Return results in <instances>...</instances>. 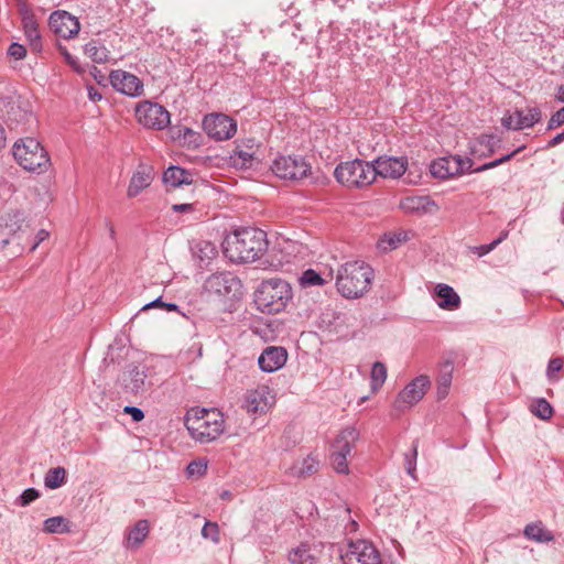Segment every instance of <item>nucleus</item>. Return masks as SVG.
I'll list each match as a JSON object with an SVG mask.
<instances>
[{
	"instance_id": "obj_33",
	"label": "nucleus",
	"mask_w": 564,
	"mask_h": 564,
	"mask_svg": "<svg viewBox=\"0 0 564 564\" xmlns=\"http://www.w3.org/2000/svg\"><path fill=\"white\" fill-rule=\"evenodd\" d=\"M319 462L316 457L308 455L297 463L293 468V475L299 477H306L317 473Z\"/></svg>"
},
{
	"instance_id": "obj_38",
	"label": "nucleus",
	"mask_w": 564,
	"mask_h": 564,
	"mask_svg": "<svg viewBox=\"0 0 564 564\" xmlns=\"http://www.w3.org/2000/svg\"><path fill=\"white\" fill-rule=\"evenodd\" d=\"M302 288L319 286L325 283V280L313 269L304 271L299 278Z\"/></svg>"
},
{
	"instance_id": "obj_42",
	"label": "nucleus",
	"mask_w": 564,
	"mask_h": 564,
	"mask_svg": "<svg viewBox=\"0 0 564 564\" xmlns=\"http://www.w3.org/2000/svg\"><path fill=\"white\" fill-rule=\"evenodd\" d=\"M408 238L406 232H392L384 235L381 243H387L388 248L395 249L401 242L405 241ZM387 249V247H383Z\"/></svg>"
},
{
	"instance_id": "obj_53",
	"label": "nucleus",
	"mask_w": 564,
	"mask_h": 564,
	"mask_svg": "<svg viewBox=\"0 0 564 564\" xmlns=\"http://www.w3.org/2000/svg\"><path fill=\"white\" fill-rule=\"evenodd\" d=\"M123 412L127 414H130L132 420L134 422H140L144 419V413L141 409L133 406V405H127L123 409Z\"/></svg>"
},
{
	"instance_id": "obj_36",
	"label": "nucleus",
	"mask_w": 564,
	"mask_h": 564,
	"mask_svg": "<svg viewBox=\"0 0 564 564\" xmlns=\"http://www.w3.org/2000/svg\"><path fill=\"white\" fill-rule=\"evenodd\" d=\"M387 380V367L381 361L372 365L370 384L373 392L378 391Z\"/></svg>"
},
{
	"instance_id": "obj_51",
	"label": "nucleus",
	"mask_w": 564,
	"mask_h": 564,
	"mask_svg": "<svg viewBox=\"0 0 564 564\" xmlns=\"http://www.w3.org/2000/svg\"><path fill=\"white\" fill-rule=\"evenodd\" d=\"M59 52L64 56L66 63L77 73H83L84 69L80 67L76 57H74L65 47L59 46Z\"/></svg>"
},
{
	"instance_id": "obj_12",
	"label": "nucleus",
	"mask_w": 564,
	"mask_h": 564,
	"mask_svg": "<svg viewBox=\"0 0 564 564\" xmlns=\"http://www.w3.org/2000/svg\"><path fill=\"white\" fill-rule=\"evenodd\" d=\"M204 131L215 140H229L237 131L236 122L224 113H209L203 120Z\"/></svg>"
},
{
	"instance_id": "obj_25",
	"label": "nucleus",
	"mask_w": 564,
	"mask_h": 564,
	"mask_svg": "<svg viewBox=\"0 0 564 564\" xmlns=\"http://www.w3.org/2000/svg\"><path fill=\"white\" fill-rule=\"evenodd\" d=\"M150 525L147 520H139L133 527H131L126 534L124 545L127 549L135 550L139 549L148 536Z\"/></svg>"
},
{
	"instance_id": "obj_41",
	"label": "nucleus",
	"mask_w": 564,
	"mask_h": 564,
	"mask_svg": "<svg viewBox=\"0 0 564 564\" xmlns=\"http://www.w3.org/2000/svg\"><path fill=\"white\" fill-rule=\"evenodd\" d=\"M523 148L524 147H519L518 149H516L514 151H512L509 154H506V155H503V156H501V158H499L497 160H494L491 162L485 163L484 165L475 169L474 172H482V171H487V170L497 167L498 165L503 164V163L510 161L517 153L522 151Z\"/></svg>"
},
{
	"instance_id": "obj_27",
	"label": "nucleus",
	"mask_w": 564,
	"mask_h": 564,
	"mask_svg": "<svg viewBox=\"0 0 564 564\" xmlns=\"http://www.w3.org/2000/svg\"><path fill=\"white\" fill-rule=\"evenodd\" d=\"M163 182L167 186L177 187L183 184H191L193 182V175L191 172L180 166H170L163 173Z\"/></svg>"
},
{
	"instance_id": "obj_9",
	"label": "nucleus",
	"mask_w": 564,
	"mask_h": 564,
	"mask_svg": "<svg viewBox=\"0 0 564 564\" xmlns=\"http://www.w3.org/2000/svg\"><path fill=\"white\" fill-rule=\"evenodd\" d=\"M138 121L145 128L163 130L170 124V112L161 105L143 101L137 109Z\"/></svg>"
},
{
	"instance_id": "obj_32",
	"label": "nucleus",
	"mask_w": 564,
	"mask_h": 564,
	"mask_svg": "<svg viewBox=\"0 0 564 564\" xmlns=\"http://www.w3.org/2000/svg\"><path fill=\"white\" fill-rule=\"evenodd\" d=\"M84 52L93 62L98 64L106 63L109 59V51L97 41L87 43Z\"/></svg>"
},
{
	"instance_id": "obj_14",
	"label": "nucleus",
	"mask_w": 564,
	"mask_h": 564,
	"mask_svg": "<svg viewBox=\"0 0 564 564\" xmlns=\"http://www.w3.org/2000/svg\"><path fill=\"white\" fill-rule=\"evenodd\" d=\"M240 286V280L230 272L214 273L204 283L207 292L219 296L235 294Z\"/></svg>"
},
{
	"instance_id": "obj_45",
	"label": "nucleus",
	"mask_w": 564,
	"mask_h": 564,
	"mask_svg": "<svg viewBox=\"0 0 564 564\" xmlns=\"http://www.w3.org/2000/svg\"><path fill=\"white\" fill-rule=\"evenodd\" d=\"M40 497L39 490L35 488L25 489L17 499V505L26 507Z\"/></svg>"
},
{
	"instance_id": "obj_6",
	"label": "nucleus",
	"mask_w": 564,
	"mask_h": 564,
	"mask_svg": "<svg viewBox=\"0 0 564 564\" xmlns=\"http://www.w3.org/2000/svg\"><path fill=\"white\" fill-rule=\"evenodd\" d=\"M373 173L371 163L356 159L340 163L334 175L340 184L352 188L370 185L375 181Z\"/></svg>"
},
{
	"instance_id": "obj_19",
	"label": "nucleus",
	"mask_w": 564,
	"mask_h": 564,
	"mask_svg": "<svg viewBox=\"0 0 564 564\" xmlns=\"http://www.w3.org/2000/svg\"><path fill=\"white\" fill-rule=\"evenodd\" d=\"M274 403V395L267 386L258 387L254 390L248 391L245 397V406L250 413H264Z\"/></svg>"
},
{
	"instance_id": "obj_5",
	"label": "nucleus",
	"mask_w": 564,
	"mask_h": 564,
	"mask_svg": "<svg viewBox=\"0 0 564 564\" xmlns=\"http://www.w3.org/2000/svg\"><path fill=\"white\" fill-rule=\"evenodd\" d=\"M13 156L26 171L42 173L50 165L47 152L34 138H24L17 141L13 145Z\"/></svg>"
},
{
	"instance_id": "obj_26",
	"label": "nucleus",
	"mask_w": 564,
	"mask_h": 564,
	"mask_svg": "<svg viewBox=\"0 0 564 564\" xmlns=\"http://www.w3.org/2000/svg\"><path fill=\"white\" fill-rule=\"evenodd\" d=\"M435 295L437 296V305L443 310H456L459 307L460 297L454 289L447 284L440 283L435 286Z\"/></svg>"
},
{
	"instance_id": "obj_63",
	"label": "nucleus",
	"mask_w": 564,
	"mask_h": 564,
	"mask_svg": "<svg viewBox=\"0 0 564 564\" xmlns=\"http://www.w3.org/2000/svg\"><path fill=\"white\" fill-rule=\"evenodd\" d=\"M501 243V239H496L494 240L492 242L486 245L488 247V249L490 250V252L498 246Z\"/></svg>"
},
{
	"instance_id": "obj_28",
	"label": "nucleus",
	"mask_w": 564,
	"mask_h": 564,
	"mask_svg": "<svg viewBox=\"0 0 564 564\" xmlns=\"http://www.w3.org/2000/svg\"><path fill=\"white\" fill-rule=\"evenodd\" d=\"M152 182L151 172L147 169L138 170L131 177L129 187H128V196L135 197L139 195L144 188H147Z\"/></svg>"
},
{
	"instance_id": "obj_7",
	"label": "nucleus",
	"mask_w": 564,
	"mask_h": 564,
	"mask_svg": "<svg viewBox=\"0 0 564 564\" xmlns=\"http://www.w3.org/2000/svg\"><path fill=\"white\" fill-rule=\"evenodd\" d=\"M271 170L282 180L300 181L307 176L311 165L302 156L279 155L272 162Z\"/></svg>"
},
{
	"instance_id": "obj_56",
	"label": "nucleus",
	"mask_w": 564,
	"mask_h": 564,
	"mask_svg": "<svg viewBox=\"0 0 564 564\" xmlns=\"http://www.w3.org/2000/svg\"><path fill=\"white\" fill-rule=\"evenodd\" d=\"M172 210L175 213H186L194 210L193 204H174Z\"/></svg>"
},
{
	"instance_id": "obj_13",
	"label": "nucleus",
	"mask_w": 564,
	"mask_h": 564,
	"mask_svg": "<svg viewBox=\"0 0 564 564\" xmlns=\"http://www.w3.org/2000/svg\"><path fill=\"white\" fill-rule=\"evenodd\" d=\"M259 150V145L256 140L252 138H248L245 140H240L236 143L235 149L230 153L228 158V163L230 166L238 170H247L251 169L257 159V152Z\"/></svg>"
},
{
	"instance_id": "obj_3",
	"label": "nucleus",
	"mask_w": 564,
	"mask_h": 564,
	"mask_svg": "<svg viewBox=\"0 0 564 564\" xmlns=\"http://www.w3.org/2000/svg\"><path fill=\"white\" fill-rule=\"evenodd\" d=\"M373 270L364 261H350L343 264L337 272V291L346 299L361 297L370 289Z\"/></svg>"
},
{
	"instance_id": "obj_43",
	"label": "nucleus",
	"mask_w": 564,
	"mask_h": 564,
	"mask_svg": "<svg viewBox=\"0 0 564 564\" xmlns=\"http://www.w3.org/2000/svg\"><path fill=\"white\" fill-rule=\"evenodd\" d=\"M563 367V359L562 358H552L550 361H549V365H547V368H546V377L549 379V381L551 382H555V381H558V376H556V373L558 371H561Z\"/></svg>"
},
{
	"instance_id": "obj_1",
	"label": "nucleus",
	"mask_w": 564,
	"mask_h": 564,
	"mask_svg": "<svg viewBox=\"0 0 564 564\" xmlns=\"http://www.w3.org/2000/svg\"><path fill=\"white\" fill-rule=\"evenodd\" d=\"M268 249L267 234L253 227L239 228L223 242L225 256L232 262H253Z\"/></svg>"
},
{
	"instance_id": "obj_18",
	"label": "nucleus",
	"mask_w": 564,
	"mask_h": 564,
	"mask_svg": "<svg viewBox=\"0 0 564 564\" xmlns=\"http://www.w3.org/2000/svg\"><path fill=\"white\" fill-rule=\"evenodd\" d=\"M50 26L59 37L72 39L78 34L80 24L66 11H55L50 15Z\"/></svg>"
},
{
	"instance_id": "obj_50",
	"label": "nucleus",
	"mask_w": 564,
	"mask_h": 564,
	"mask_svg": "<svg viewBox=\"0 0 564 564\" xmlns=\"http://www.w3.org/2000/svg\"><path fill=\"white\" fill-rule=\"evenodd\" d=\"M416 456H417V448H416V445H414L412 453L405 454V457H404L405 469H406V473L411 477H414Z\"/></svg>"
},
{
	"instance_id": "obj_35",
	"label": "nucleus",
	"mask_w": 564,
	"mask_h": 564,
	"mask_svg": "<svg viewBox=\"0 0 564 564\" xmlns=\"http://www.w3.org/2000/svg\"><path fill=\"white\" fill-rule=\"evenodd\" d=\"M66 480V470L63 467L51 468L44 478L45 487L50 489L59 488L65 484Z\"/></svg>"
},
{
	"instance_id": "obj_20",
	"label": "nucleus",
	"mask_w": 564,
	"mask_h": 564,
	"mask_svg": "<svg viewBox=\"0 0 564 564\" xmlns=\"http://www.w3.org/2000/svg\"><path fill=\"white\" fill-rule=\"evenodd\" d=\"M541 119L539 108H528L507 113L502 118V126L507 129L521 130L534 126Z\"/></svg>"
},
{
	"instance_id": "obj_22",
	"label": "nucleus",
	"mask_w": 564,
	"mask_h": 564,
	"mask_svg": "<svg viewBox=\"0 0 564 564\" xmlns=\"http://www.w3.org/2000/svg\"><path fill=\"white\" fill-rule=\"evenodd\" d=\"M405 213L426 215L435 214L438 210L437 204L430 196H408L400 203Z\"/></svg>"
},
{
	"instance_id": "obj_46",
	"label": "nucleus",
	"mask_w": 564,
	"mask_h": 564,
	"mask_svg": "<svg viewBox=\"0 0 564 564\" xmlns=\"http://www.w3.org/2000/svg\"><path fill=\"white\" fill-rule=\"evenodd\" d=\"M177 138H183L184 142L187 144H193L195 147L198 145L199 134L192 130L191 128L183 127L178 129Z\"/></svg>"
},
{
	"instance_id": "obj_54",
	"label": "nucleus",
	"mask_w": 564,
	"mask_h": 564,
	"mask_svg": "<svg viewBox=\"0 0 564 564\" xmlns=\"http://www.w3.org/2000/svg\"><path fill=\"white\" fill-rule=\"evenodd\" d=\"M11 221H12L11 224H7V227H9L11 231L20 230L21 225H19V223L24 221L23 214L20 212L14 213V215L11 218Z\"/></svg>"
},
{
	"instance_id": "obj_34",
	"label": "nucleus",
	"mask_w": 564,
	"mask_h": 564,
	"mask_svg": "<svg viewBox=\"0 0 564 564\" xmlns=\"http://www.w3.org/2000/svg\"><path fill=\"white\" fill-rule=\"evenodd\" d=\"M24 34L31 45V47L40 52L42 50V42H41V35L37 30V24L33 19H25L24 20Z\"/></svg>"
},
{
	"instance_id": "obj_11",
	"label": "nucleus",
	"mask_w": 564,
	"mask_h": 564,
	"mask_svg": "<svg viewBox=\"0 0 564 564\" xmlns=\"http://www.w3.org/2000/svg\"><path fill=\"white\" fill-rule=\"evenodd\" d=\"M430 386L431 381L427 376H417L399 392L394 406L400 411L413 406L423 399Z\"/></svg>"
},
{
	"instance_id": "obj_23",
	"label": "nucleus",
	"mask_w": 564,
	"mask_h": 564,
	"mask_svg": "<svg viewBox=\"0 0 564 564\" xmlns=\"http://www.w3.org/2000/svg\"><path fill=\"white\" fill-rule=\"evenodd\" d=\"M321 552L317 544L302 543L289 552V562L291 564H316Z\"/></svg>"
},
{
	"instance_id": "obj_61",
	"label": "nucleus",
	"mask_w": 564,
	"mask_h": 564,
	"mask_svg": "<svg viewBox=\"0 0 564 564\" xmlns=\"http://www.w3.org/2000/svg\"><path fill=\"white\" fill-rule=\"evenodd\" d=\"M556 100L560 101V102H564V84L561 85L558 88H557V93H556Z\"/></svg>"
},
{
	"instance_id": "obj_15",
	"label": "nucleus",
	"mask_w": 564,
	"mask_h": 564,
	"mask_svg": "<svg viewBox=\"0 0 564 564\" xmlns=\"http://www.w3.org/2000/svg\"><path fill=\"white\" fill-rule=\"evenodd\" d=\"M111 86L119 93L130 96L138 97L143 93L142 80L126 70L116 69L109 75Z\"/></svg>"
},
{
	"instance_id": "obj_8",
	"label": "nucleus",
	"mask_w": 564,
	"mask_h": 564,
	"mask_svg": "<svg viewBox=\"0 0 564 564\" xmlns=\"http://www.w3.org/2000/svg\"><path fill=\"white\" fill-rule=\"evenodd\" d=\"M343 564H380V555L372 543L358 540L349 542L341 552Z\"/></svg>"
},
{
	"instance_id": "obj_48",
	"label": "nucleus",
	"mask_w": 564,
	"mask_h": 564,
	"mask_svg": "<svg viewBox=\"0 0 564 564\" xmlns=\"http://www.w3.org/2000/svg\"><path fill=\"white\" fill-rule=\"evenodd\" d=\"M8 55L15 61L23 59L26 56V48L22 44L13 42L8 48Z\"/></svg>"
},
{
	"instance_id": "obj_64",
	"label": "nucleus",
	"mask_w": 564,
	"mask_h": 564,
	"mask_svg": "<svg viewBox=\"0 0 564 564\" xmlns=\"http://www.w3.org/2000/svg\"><path fill=\"white\" fill-rule=\"evenodd\" d=\"M166 311H177L178 306L174 303H165L163 306Z\"/></svg>"
},
{
	"instance_id": "obj_55",
	"label": "nucleus",
	"mask_w": 564,
	"mask_h": 564,
	"mask_svg": "<svg viewBox=\"0 0 564 564\" xmlns=\"http://www.w3.org/2000/svg\"><path fill=\"white\" fill-rule=\"evenodd\" d=\"M47 237H48V231H46L45 229L39 230L35 236V241L31 247V251H34L39 247V245L41 242H43Z\"/></svg>"
},
{
	"instance_id": "obj_2",
	"label": "nucleus",
	"mask_w": 564,
	"mask_h": 564,
	"mask_svg": "<svg viewBox=\"0 0 564 564\" xmlns=\"http://www.w3.org/2000/svg\"><path fill=\"white\" fill-rule=\"evenodd\" d=\"M185 426L193 440L206 444L224 433L225 420L217 409L192 408L186 412Z\"/></svg>"
},
{
	"instance_id": "obj_44",
	"label": "nucleus",
	"mask_w": 564,
	"mask_h": 564,
	"mask_svg": "<svg viewBox=\"0 0 564 564\" xmlns=\"http://www.w3.org/2000/svg\"><path fill=\"white\" fill-rule=\"evenodd\" d=\"M202 535L212 540L214 543L219 542V527L215 522L207 521L202 529Z\"/></svg>"
},
{
	"instance_id": "obj_59",
	"label": "nucleus",
	"mask_w": 564,
	"mask_h": 564,
	"mask_svg": "<svg viewBox=\"0 0 564 564\" xmlns=\"http://www.w3.org/2000/svg\"><path fill=\"white\" fill-rule=\"evenodd\" d=\"M88 96L93 101H97L101 99V94L93 86L88 87Z\"/></svg>"
},
{
	"instance_id": "obj_24",
	"label": "nucleus",
	"mask_w": 564,
	"mask_h": 564,
	"mask_svg": "<svg viewBox=\"0 0 564 564\" xmlns=\"http://www.w3.org/2000/svg\"><path fill=\"white\" fill-rule=\"evenodd\" d=\"M358 438L359 432L355 427L348 426L337 435L333 443V449L350 457Z\"/></svg>"
},
{
	"instance_id": "obj_49",
	"label": "nucleus",
	"mask_w": 564,
	"mask_h": 564,
	"mask_svg": "<svg viewBox=\"0 0 564 564\" xmlns=\"http://www.w3.org/2000/svg\"><path fill=\"white\" fill-rule=\"evenodd\" d=\"M207 470V463L205 460H194L188 464L187 473L191 476H203Z\"/></svg>"
},
{
	"instance_id": "obj_58",
	"label": "nucleus",
	"mask_w": 564,
	"mask_h": 564,
	"mask_svg": "<svg viewBox=\"0 0 564 564\" xmlns=\"http://www.w3.org/2000/svg\"><path fill=\"white\" fill-rule=\"evenodd\" d=\"M564 141V130L561 132V133H557L554 138H552L549 143H547V147L549 148H553V147H556L560 143H562Z\"/></svg>"
},
{
	"instance_id": "obj_4",
	"label": "nucleus",
	"mask_w": 564,
	"mask_h": 564,
	"mask_svg": "<svg viewBox=\"0 0 564 564\" xmlns=\"http://www.w3.org/2000/svg\"><path fill=\"white\" fill-rule=\"evenodd\" d=\"M291 299L292 289L286 281L269 279L256 291L254 303L262 313L274 314L283 311Z\"/></svg>"
},
{
	"instance_id": "obj_21",
	"label": "nucleus",
	"mask_w": 564,
	"mask_h": 564,
	"mask_svg": "<svg viewBox=\"0 0 564 564\" xmlns=\"http://www.w3.org/2000/svg\"><path fill=\"white\" fill-rule=\"evenodd\" d=\"M288 359V352L282 347H267L258 359L259 367L264 372H274L282 368Z\"/></svg>"
},
{
	"instance_id": "obj_60",
	"label": "nucleus",
	"mask_w": 564,
	"mask_h": 564,
	"mask_svg": "<svg viewBox=\"0 0 564 564\" xmlns=\"http://www.w3.org/2000/svg\"><path fill=\"white\" fill-rule=\"evenodd\" d=\"M475 252L479 256V257H482L487 253L490 252V250L488 249V247L486 245H481V246H478L475 248Z\"/></svg>"
},
{
	"instance_id": "obj_47",
	"label": "nucleus",
	"mask_w": 564,
	"mask_h": 564,
	"mask_svg": "<svg viewBox=\"0 0 564 564\" xmlns=\"http://www.w3.org/2000/svg\"><path fill=\"white\" fill-rule=\"evenodd\" d=\"M499 143L500 139L494 134H484L478 139V144L484 147L489 154L494 153Z\"/></svg>"
},
{
	"instance_id": "obj_37",
	"label": "nucleus",
	"mask_w": 564,
	"mask_h": 564,
	"mask_svg": "<svg viewBox=\"0 0 564 564\" xmlns=\"http://www.w3.org/2000/svg\"><path fill=\"white\" fill-rule=\"evenodd\" d=\"M531 412L541 420H550L553 415V408L545 399H536L531 404Z\"/></svg>"
},
{
	"instance_id": "obj_16",
	"label": "nucleus",
	"mask_w": 564,
	"mask_h": 564,
	"mask_svg": "<svg viewBox=\"0 0 564 564\" xmlns=\"http://www.w3.org/2000/svg\"><path fill=\"white\" fill-rule=\"evenodd\" d=\"M372 167L375 170L373 178L382 176L384 178H399L401 177L408 167V160L404 156H381L373 161Z\"/></svg>"
},
{
	"instance_id": "obj_39",
	"label": "nucleus",
	"mask_w": 564,
	"mask_h": 564,
	"mask_svg": "<svg viewBox=\"0 0 564 564\" xmlns=\"http://www.w3.org/2000/svg\"><path fill=\"white\" fill-rule=\"evenodd\" d=\"M193 251L194 254L198 257L200 260L212 259L217 253L215 246L208 241L198 242L194 247Z\"/></svg>"
},
{
	"instance_id": "obj_10",
	"label": "nucleus",
	"mask_w": 564,
	"mask_h": 564,
	"mask_svg": "<svg viewBox=\"0 0 564 564\" xmlns=\"http://www.w3.org/2000/svg\"><path fill=\"white\" fill-rule=\"evenodd\" d=\"M471 165L473 161L468 158L449 155L433 161L430 171L434 177L445 180L470 171Z\"/></svg>"
},
{
	"instance_id": "obj_30",
	"label": "nucleus",
	"mask_w": 564,
	"mask_h": 564,
	"mask_svg": "<svg viewBox=\"0 0 564 564\" xmlns=\"http://www.w3.org/2000/svg\"><path fill=\"white\" fill-rule=\"evenodd\" d=\"M452 372H453V364L451 361L444 362L441 368V372L437 378V397L438 399H444L449 391V387L452 384Z\"/></svg>"
},
{
	"instance_id": "obj_31",
	"label": "nucleus",
	"mask_w": 564,
	"mask_h": 564,
	"mask_svg": "<svg viewBox=\"0 0 564 564\" xmlns=\"http://www.w3.org/2000/svg\"><path fill=\"white\" fill-rule=\"evenodd\" d=\"M523 533L529 540L535 542H550L553 540L552 532L546 530L541 522L528 524Z\"/></svg>"
},
{
	"instance_id": "obj_17",
	"label": "nucleus",
	"mask_w": 564,
	"mask_h": 564,
	"mask_svg": "<svg viewBox=\"0 0 564 564\" xmlns=\"http://www.w3.org/2000/svg\"><path fill=\"white\" fill-rule=\"evenodd\" d=\"M147 373L140 365L130 364L120 376V384L128 394L138 395L144 391Z\"/></svg>"
},
{
	"instance_id": "obj_57",
	"label": "nucleus",
	"mask_w": 564,
	"mask_h": 564,
	"mask_svg": "<svg viewBox=\"0 0 564 564\" xmlns=\"http://www.w3.org/2000/svg\"><path fill=\"white\" fill-rule=\"evenodd\" d=\"M165 305V303L162 301L161 297H158L155 300H153L152 302L143 305L142 307V311H145V310H149V308H154V307H162Z\"/></svg>"
},
{
	"instance_id": "obj_52",
	"label": "nucleus",
	"mask_w": 564,
	"mask_h": 564,
	"mask_svg": "<svg viewBox=\"0 0 564 564\" xmlns=\"http://www.w3.org/2000/svg\"><path fill=\"white\" fill-rule=\"evenodd\" d=\"M562 124H564V107L552 115L547 122V130H553Z\"/></svg>"
},
{
	"instance_id": "obj_29",
	"label": "nucleus",
	"mask_w": 564,
	"mask_h": 564,
	"mask_svg": "<svg viewBox=\"0 0 564 564\" xmlns=\"http://www.w3.org/2000/svg\"><path fill=\"white\" fill-rule=\"evenodd\" d=\"M43 531L48 534H62L70 532V522L62 517H51L43 522Z\"/></svg>"
},
{
	"instance_id": "obj_62",
	"label": "nucleus",
	"mask_w": 564,
	"mask_h": 564,
	"mask_svg": "<svg viewBox=\"0 0 564 564\" xmlns=\"http://www.w3.org/2000/svg\"><path fill=\"white\" fill-rule=\"evenodd\" d=\"M106 227L109 230L110 238L113 239L115 238V234H116L113 225L109 220H107L106 221Z\"/></svg>"
},
{
	"instance_id": "obj_40",
	"label": "nucleus",
	"mask_w": 564,
	"mask_h": 564,
	"mask_svg": "<svg viewBox=\"0 0 564 564\" xmlns=\"http://www.w3.org/2000/svg\"><path fill=\"white\" fill-rule=\"evenodd\" d=\"M330 459H332L333 468L337 473H339V474L348 473V456L333 449Z\"/></svg>"
}]
</instances>
